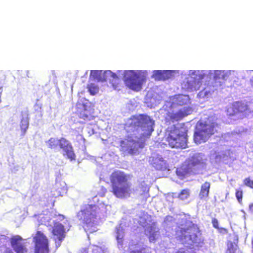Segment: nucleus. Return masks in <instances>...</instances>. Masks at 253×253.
<instances>
[{"mask_svg": "<svg viewBox=\"0 0 253 253\" xmlns=\"http://www.w3.org/2000/svg\"><path fill=\"white\" fill-rule=\"evenodd\" d=\"M128 175L124 172L115 171L110 176L112 192L119 198L129 197L131 184L128 181Z\"/></svg>", "mask_w": 253, "mask_h": 253, "instance_id": "f257e3e1", "label": "nucleus"}, {"mask_svg": "<svg viewBox=\"0 0 253 253\" xmlns=\"http://www.w3.org/2000/svg\"><path fill=\"white\" fill-rule=\"evenodd\" d=\"M129 126L138 131L143 132L141 138H148L154 131V121L148 116L144 114L132 116L130 119Z\"/></svg>", "mask_w": 253, "mask_h": 253, "instance_id": "f03ea898", "label": "nucleus"}, {"mask_svg": "<svg viewBox=\"0 0 253 253\" xmlns=\"http://www.w3.org/2000/svg\"><path fill=\"white\" fill-rule=\"evenodd\" d=\"M217 125L214 122L199 121L194 134L195 143L201 144L206 142L215 132Z\"/></svg>", "mask_w": 253, "mask_h": 253, "instance_id": "7ed1b4c3", "label": "nucleus"}, {"mask_svg": "<svg viewBox=\"0 0 253 253\" xmlns=\"http://www.w3.org/2000/svg\"><path fill=\"white\" fill-rule=\"evenodd\" d=\"M166 141L169 145L172 148H186L187 135L184 128L173 125L169 131Z\"/></svg>", "mask_w": 253, "mask_h": 253, "instance_id": "20e7f679", "label": "nucleus"}, {"mask_svg": "<svg viewBox=\"0 0 253 253\" xmlns=\"http://www.w3.org/2000/svg\"><path fill=\"white\" fill-rule=\"evenodd\" d=\"M123 75V80L126 86L135 91H140L143 83L146 81L144 77L141 76L135 71H124Z\"/></svg>", "mask_w": 253, "mask_h": 253, "instance_id": "39448f33", "label": "nucleus"}, {"mask_svg": "<svg viewBox=\"0 0 253 253\" xmlns=\"http://www.w3.org/2000/svg\"><path fill=\"white\" fill-rule=\"evenodd\" d=\"M34 253H49V240L42 231H37L33 236Z\"/></svg>", "mask_w": 253, "mask_h": 253, "instance_id": "423d86ee", "label": "nucleus"}, {"mask_svg": "<svg viewBox=\"0 0 253 253\" xmlns=\"http://www.w3.org/2000/svg\"><path fill=\"white\" fill-rule=\"evenodd\" d=\"M93 207L81 211L78 214L79 220L82 221L86 227H93L97 222L98 212L93 209Z\"/></svg>", "mask_w": 253, "mask_h": 253, "instance_id": "0eeeda50", "label": "nucleus"}, {"mask_svg": "<svg viewBox=\"0 0 253 253\" xmlns=\"http://www.w3.org/2000/svg\"><path fill=\"white\" fill-rule=\"evenodd\" d=\"M127 137V139L120 141V150L126 154L133 155L138 152L139 148L144 147V143H139Z\"/></svg>", "mask_w": 253, "mask_h": 253, "instance_id": "6e6552de", "label": "nucleus"}, {"mask_svg": "<svg viewBox=\"0 0 253 253\" xmlns=\"http://www.w3.org/2000/svg\"><path fill=\"white\" fill-rule=\"evenodd\" d=\"M11 247L15 253H28L29 250L27 242L21 236L15 235L9 239Z\"/></svg>", "mask_w": 253, "mask_h": 253, "instance_id": "1a4fd4ad", "label": "nucleus"}, {"mask_svg": "<svg viewBox=\"0 0 253 253\" xmlns=\"http://www.w3.org/2000/svg\"><path fill=\"white\" fill-rule=\"evenodd\" d=\"M90 76L93 80L101 82L108 81L111 83L114 80L116 81L119 79L118 76L115 73L109 70L104 72L98 70H91Z\"/></svg>", "mask_w": 253, "mask_h": 253, "instance_id": "9d476101", "label": "nucleus"}, {"mask_svg": "<svg viewBox=\"0 0 253 253\" xmlns=\"http://www.w3.org/2000/svg\"><path fill=\"white\" fill-rule=\"evenodd\" d=\"M193 110L191 107H184L177 111L169 112L167 114L166 120L167 121H171L172 122H177L191 114Z\"/></svg>", "mask_w": 253, "mask_h": 253, "instance_id": "9b49d317", "label": "nucleus"}, {"mask_svg": "<svg viewBox=\"0 0 253 253\" xmlns=\"http://www.w3.org/2000/svg\"><path fill=\"white\" fill-rule=\"evenodd\" d=\"M51 233L53 236V240L57 248L61 245V242L66 237V231L64 226L57 221H53Z\"/></svg>", "mask_w": 253, "mask_h": 253, "instance_id": "f8f14e48", "label": "nucleus"}, {"mask_svg": "<svg viewBox=\"0 0 253 253\" xmlns=\"http://www.w3.org/2000/svg\"><path fill=\"white\" fill-rule=\"evenodd\" d=\"M58 147L64 152V154L71 160L76 159V155L74 152L73 147L70 142L64 137L59 139Z\"/></svg>", "mask_w": 253, "mask_h": 253, "instance_id": "ddd939ff", "label": "nucleus"}, {"mask_svg": "<svg viewBox=\"0 0 253 253\" xmlns=\"http://www.w3.org/2000/svg\"><path fill=\"white\" fill-rule=\"evenodd\" d=\"M149 187L144 182H141L136 189V194L139 201L142 204L149 197Z\"/></svg>", "mask_w": 253, "mask_h": 253, "instance_id": "4468645a", "label": "nucleus"}, {"mask_svg": "<svg viewBox=\"0 0 253 253\" xmlns=\"http://www.w3.org/2000/svg\"><path fill=\"white\" fill-rule=\"evenodd\" d=\"M172 71L169 70H155L153 72L152 77L155 81H165L169 79L171 76Z\"/></svg>", "mask_w": 253, "mask_h": 253, "instance_id": "2eb2a0df", "label": "nucleus"}, {"mask_svg": "<svg viewBox=\"0 0 253 253\" xmlns=\"http://www.w3.org/2000/svg\"><path fill=\"white\" fill-rule=\"evenodd\" d=\"M210 186V183L207 181L205 182L201 185L199 193V197L201 199H205L208 197Z\"/></svg>", "mask_w": 253, "mask_h": 253, "instance_id": "dca6fc26", "label": "nucleus"}, {"mask_svg": "<svg viewBox=\"0 0 253 253\" xmlns=\"http://www.w3.org/2000/svg\"><path fill=\"white\" fill-rule=\"evenodd\" d=\"M55 190L58 193V196H62L67 192V188L66 183L63 181H56L55 184Z\"/></svg>", "mask_w": 253, "mask_h": 253, "instance_id": "f3484780", "label": "nucleus"}, {"mask_svg": "<svg viewBox=\"0 0 253 253\" xmlns=\"http://www.w3.org/2000/svg\"><path fill=\"white\" fill-rule=\"evenodd\" d=\"M242 105L241 103L239 102L234 103L227 110L228 112H229V115L230 116H234L239 114L240 112H242Z\"/></svg>", "mask_w": 253, "mask_h": 253, "instance_id": "a211bd4d", "label": "nucleus"}, {"mask_svg": "<svg viewBox=\"0 0 253 253\" xmlns=\"http://www.w3.org/2000/svg\"><path fill=\"white\" fill-rule=\"evenodd\" d=\"M201 161L197 157H192L188 161L187 167L188 169H192L194 167L200 165Z\"/></svg>", "mask_w": 253, "mask_h": 253, "instance_id": "6ab92c4d", "label": "nucleus"}, {"mask_svg": "<svg viewBox=\"0 0 253 253\" xmlns=\"http://www.w3.org/2000/svg\"><path fill=\"white\" fill-rule=\"evenodd\" d=\"M177 99V104L180 106L186 105L190 101V99L187 95H179Z\"/></svg>", "mask_w": 253, "mask_h": 253, "instance_id": "aec40b11", "label": "nucleus"}, {"mask_svg": "<svg viewBox=\"0 0 253 253\" xmlns=\"http://www.w3.org/2000/svg\"><path fill=\"white\" fill-rule=\"evenodd\" d=\"M20 129L22 132V135H24L29 126V121L28 119H22L20 122Z\"/></svg>", "mask_w": 253, "mask_h": 253, "instance_id": "412c9836", "label": "nucleus"}, {"mask_svg": "<svg viewBox=\"0 0 253 253\" xmlns=\"http://www.w3.org/2000/svg\"><path fill=\"white\" fill-rule=\"evenodd\" d=\"M88 91L91 95H94L99 91V87L93 83H90L87 86Z\"/></svg>", "mask_w": 253, "mask_h": 253, "instance_id": "4be33fe9", "label": "nucleus"}, {"mask_svg": "<svg viewBox=\"0 0 253 253\" xmlns=\"http://www.w3.org/2000/svg\"><path fill=\"white\" fill-rule=\"evenodd\" d=\"M227 249L225 253H235V251L238 247L237 243H233L229 241L227 243Z\"/></svg>", "mask_w": 253, "mask_h": 253, "instance_id": "5701e85b", "label": "nucleus"}, {"mask_svg": "<svg viewBox=\"0 0 253 253\" xmlns=\"http://www.w3.org/2000/svg\"><path fill=\"white\" fill-rule=\"evenodd\" d=\"M59 139L51 137L46 142L50 149H56L58 147Z\"/></svg>", "mask_w": 253, "mask_h": 253, "instance_id": "b1692460", "label": "nucleus"}, {"mask_svg": "<svg viewBox=\"0 0 253 253\" xmlns=\"http://www.w3.org/2000/svg\"><path fill=\"white\" fill-rule=\"evenodd\" d=\"M190 191L188 189H183L178 195V198L181 200L187 199L190 196Z\"/></svg>", "mask_w": 253, "mask_h": 253, "instance_id": "393cba45", "label": "nucleus"}, {"mask_svg": "<svg viewBox=\"0 0 253 253\" xmlns=\"http://www.w3.org/2000/svg\"><path fill=\"white\" fill-rule=\"evenodd\" d=\"M79 117L80 118L83 119L84 121H90L93 119V117L90 114L86 113V110H84L83 112L79 113Z\"/></svg>", "mask_w": 253, "mask_h": 253, "instance_id": "a878e982", "label": "nucleus"}, {"mask_svg": "<svg viewBox=\"0 0 253 253\" xmlns=\"http://www.w3.org/2000/svg\"><path fill=\"white\" fill-rule=\"evenodd\" d=\"M135 247H133V245H131V248L129 251V253H148L145 251L144 248H139V249H136Z\"/></svg>", "mask_w": 253, "mask_h": 253, "instance_id": "bb28decb", "label": "nucleus"}, {"mask_svg": "<svg viewBox=\"0 0 253 253\" xmlns=\"http://www.w3.org/2000/svg\"><path fill=\"white\" fill-rule=\"evenodd\" d=\"M0 253H14L9 247L2 246L0 247Z\"/></svg>", "mask_w": 253, "mask_h": 253, "instance_id": "cd10ccee", "label": "nucleus"}, {"mask_svg": "<svg viewBox=\"0 0 253 253\" xmlns=\"http://www.w3.org/2000/svg\"><path fill=\"white\" fill-rule=\"evenodd\" d=\"M244 184L251 188H253V180H252L250 177L244 179Z\"/></svg>", "mask_w": 253, "mask_h": 253, "instance_id": "c85d7f7f", "label": "nucleus"}, {"mask_svg": "<svg viewBox=\"0 0 253 253\" xmlns=\"http://www.w3.org/2000/svg\"><path fill=\"white\" fill-rule=\"evenodd\" d=\"M236 197L239 202L241 204V202L243 197V191L241 190H237L236 192Z\"/></svg>", "mask_w": 253, "mask_h": 253, "instance_id": "c756f323", "label": "nucleus"}, {"mask_svg": "<svg viewBox=\"0 0 253 253\" xmlns=\"http://www.w3.org/2000/svg\"><path fill=\"white\" fill-rule=\"evenodd\" d=\"M54 217H57V219L55 220L54 221H57L59 222V221H62L64 219H66V217L64 215L61 214H55L54 216H53Z\"/></svg>", "mask_w": 253, "mask_h": 253, "instance_id": "7c9ffc66", "label": "nucleus"}, {"mask_svg": "<svg viewBox=\"0 0 253 253\" xmlns=\"http://www.w3.org/2000/svg\"><path fill=\"white\" fill-rule=\"evenodd\" d=\"M212 224L213 226L215 228L219 229L218 221V220L216 218H212Z\"/></svg>", "mask_w": 253, "mask_h": 253, "instance_id": "2f4dec72", "label": "nucleus"}, {"mask_svg": "<svg viewBox=\"0 0 253 253\" xmlns=\"http://www.w3.org/2000/svg\"><path fill=\"white\" fill-rule=\"evenodd\" d=\"M148 238L150 242L155 241V239H156V234L155 233H153L152 234H151L149 235Z\"/></svg>", "mask_w": 253, "mask_h": 253, "instance_id": "473e14b6", "label": "nucleus"}, {"mask_svg": "<svg viewBox=\"0 0 253 253\" xmlns=\"http://www.w3.org/2000/svg\"><path fill=\"white\" fill-rule=\"evenodd\" d=\"M174 253H187L186 250L184 248H180L177 250ZM189 253H196L195 252H192Z\"/></svg>", "mask_w": 253, "mask_h": 253, "instance_id": "72a5a7b5", "label": "nucleus"}, {"mask_svg": "<svg viewBox=\"0 0 253 253\" xmlns=\"http://www.w3.org/2000/svg\"><path fill=\"white\" fill-rule=\"evenodd\" d=\"M221 73V71H216L215 72V76H214V78L215 79L216 77L220 74Z\"/></svg>", "mask_w": 253, "mask_h": 253, "instance_id": "f704fd0d", "label": "nucleus"}, {"mask_svg": "<svg viewBox=\"0 0 253 253\" xmlns=\"http://www.w3.org/2000/svg\"><path fill=\"white\" fill-rule=\"evenodd\" d=\"M220 230H221V232L223 231L224 233H227L228 232L227 229H226L225 228H221L220 229Z\"/></svg>", "mask_w": 253, "mask_h": 253, "instance_id": "c9c22d12", "label": "nucleus"}, {"mask_svg": "<svg viewBox=\"0 0 253 253\" xmlns=\"http://www.w3.org/2000/svg\"><path fill=\"white\" fill-rule=\"evenodd\" d=\"M252 85H253V77L252 80H251Z\"/></svg>", "mask_w": 253, "mask_h": 253, "instance_id": "e433bc0d", "label": "nucleus"}, {"mask_svg": "<svg viewBox=\"0 0 253 253\" xmlns=\"http://www.w3.org/2000/svg\"><path fill=\"white\" fill-rule=\"evenodd\" d=\"M252 249H253V253H253V241H252Z\"/></svg>", "mask_w": 253, "mask_h": 253, "instance_id": "4c0bfd02", "label": "nucleus"}, {"mask_svg": "<svg viewBox=\"0 0 253 253\" xmlns=\"http://www.w3.org/2000/svg\"><path fill=\"white\" fill-rule=\"evenodd\" d=\"M81 136L82 137V138L83 139V141H85V139L83 137L82 135H81Z\"/></svg>", "mask_w": 253, "mask_h": 253, "instance_id": "58836bf2", "label": "nucleus"}, {"mask_svg": "<svg viewBox=\"0 0 253 253\" xmlns=\"http://www.w3.org/2000/svg\"><path fill=\"white\" fill-rule=\"evenodd\" d=\"M1 237H2L3 239H5V236H1Z\"/></svg>", "mask_w": 253, "mask_h": 253, "instance_id": "ea45409f", "label": "nucleus"}, {"mask_svg": "<svg viewBox=\"0 0 253 253\" xmlns=\"http://www.w3.org/2000/svg\"><path fill=\"white\" fill-rule=\"evenodd\" d=\"M119 239V235H118V236H117V239L118 240Z\"/></svg>", "mask_w": 253, "mask_h": 253, "instance_id": "a19ab883", "label": "nucleus"}, {"mask_svg": "<svg viewBox=\"0 0 253 253\" xmlns=\"http://www.w3.org/2000/svg\"><path fill=\"white\" fill-rule=\"evenodd\" d=\"M118 73H121V71H118Z\"/></svg>", "mask_w": 253, "mask_h": 253, "instance_id": "79ce46f5", "label": "nucleus"}]
</instances>
